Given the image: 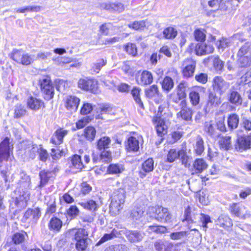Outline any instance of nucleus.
Listing matches in <instances>:
<instances>
[{"label": "nucleus", "instance_id": "60", "mask_svg": "<svg viewBox=\"0 0 251 251\" xmlns=\"http://www.w3.org/2000/svg\"><path fill=\"white\" fill-rule=\"evenodd\" d=\"M129 28H132L135 30L142 29L146 26L145 22L144 21H135L132 24L128 25Z\"/></svg>", "mask_w": 251, "mask_h": 251}, {"label": "nucleus", "instance_id": "23", "mask_svg": "<svg viewBox=\"0 0 251 251\" xmlns=\"http://www.w3.org/2000/svg\"><path fill=\"white\" fill-rule=\"evenodd\" d=\"M154 248L157 251H171L173 245L168 241L158 240L154 242Z\"/></svg>", "mask_w": 251, "mask_h": 251}, {"label": "nucleus", "instance_id": "55", "mask_svg": "<svg viewBox=\"0 0 251 251\" xmlns=\"http://www.w3.org/2000/svg\"><path fill=\"white\" fill-rule=\"evenodd\" d=\"M118 233L115 229H113L111 233L108 234H105L104 236L101 238L99 243H102L109 240L113 239L118 236Z\"/></svg>", "mask_w": 251, "mask_h": 251}, {"label": "nucleus", "instance_id": "28", "mask_svg": "<svg viewBox=\"0 0 251 251\" xmlns=\"http://www.w3.org/2000/svg\"><path fill=\"white\" fill-rule=\"evenodd\" d=\"M204 131L211 137H216L219 136L214 127V125L212 121L205 122Z\"/></svg>", "mask_w": 251, "mask_h": 251}, {"label": "nucleus", "instance_id": "3", "mask_svg": "<svg viewBox=\"0 0 251 251\" xmlns=\"http://www.w3.org/2000/svg\"><path fill=\"white\" fill-rule=\"evenodd\" d=\"M10 57L17 63L25 66L30 65L35 60L34 55L25 53L22 50H13Z\"/></svg>", "mask_w": 251, "mask_h": 251}, {"label": "nucleus", "instance_id": "21", "mask_svg": "<svg viewBox=\"0 0 251 251\" xmlns=\"http://www.w3.org/2000/svg\"><path fill=\"white\" fill-rule=\"evenodd\" d=\"M68 133V130L63 128L58 129L51 138V142L55 145H60L63 141V138Z\"/></svg>", "mask_w": 251, "mask_h": 251}, {"label": "nucleus", "instance_id": "33", "mask_svg": "<svg viewBox=\"0 0 251 251\" xmlns=\"http://www.w3.org/2000/svg\"><path fill=\"white\" fill-rule=\"evenodd\" d=\"M219 145L221 148L225 150H228L231 147V137L229 136H223L219 140Z\"/></svg>", "mask_w": 251, "mask_h": 251}, {"label": "nucleus", "instance_id": "59", "mask_svg": "<svg viewBox=\"0 0 251 251\" xmlns=\"http://www.w3.org/2000/svg\"><path fill=\"white\" fill-rule=\"evenodd\" d=\"M194 36L196 40L198 41L202 42L205 40V34L204 30L201 29L195 30L194 32Z\"/></svg>", "mask_w": 251, "mask_h": 251}, {"label": "nucleus", "instance_id": "10", "mask_svg": "<svg viewBox=\"0 0 251 251\" xmlns=\"http://www.w3.org/2000/svg\"><path fill=\"white\" fill-rule=\"evenodd\" d=\"M12 149L13 147L10 145L9 138H5L0 144V162L8 161Z\"/></svg>", "mask_w": 251, "mask_h": 251}, {"label": "nucleus", "instance_id": "36", "mask_svg": "<svg viewBox=\"0 0 251 251\" xmlns=\"http://www.w3.org/2000/svg\"><path fill=\"white\" fill-rule=\"evenodd\" d=\"M213 67L217 72L221 73L224 69V62L221 60L218 56L212 57Z\"/></svg>", "mask_w": 251, "mask_h": 251}, {"label": "nucleus", "instance_id": "40", "mask_svg": "<svg viewBox=\"0 0 251 251\" xmlns=\"http://www.w3.org/2000/svg\"><path fill=\"white\" fill-rule=\"evenodd\" d=\"M146 96L149 98H152L156 96L160 97L161 94L156 85H152L145 90Z\"/></svg>", "mask_w": 251, "mask_h": 251}, {"label": "nucleus", "instance_id": "29", "mask_svg": "<svg viewBox=\"0 0 251 251\" xmlns=\"http://www.w3.org/2000/svg\"><path fill=\"white\" fill-rule=\"evenodd\" d=\"M53 173L52 172L42 171L39 174L40 177V182L39 187L42 188L48 182L49 179L53 177Z\"/></svg>", "mask_w": 251, "mask_h": 251}, {"label": "nucleus", "instance_id": "13", "mask_svg": "<svg viewBox=\"0 0 251 251\" xmlns=\"http://www.w3.org/2000/svg\"><path fill=\"white\" fill-rule=\"evenodd\" d=\"M100 8L113 13H120L125 10V6L120 2H103L100 4Z\"/></svg>", "mask_w": 251, "mask_h": 251}, {"label": "nucleus", "instance_id": "7", "mask_svg": "<svg viewBox=\"0 0 251 251\" xmlns=\"http://www.w3.org/2000/svg\"><path fill=\"white\" fill-rule=\"evenodd\" d=\"M212 86L214 91L222 95L228 89L229 83L220 76L214 77L212 80Z\"/></svg>", "mask_w": 251, "mask_h": 251}, {"label": "nucleus", "instance_id": "19", "mask_svg": "<svg viewBox=\"0 0 251 251\" xmlns=\"http://www.w3.org/2000/svg\"><path fill=\"white\" fill-rule=\"evenodd\" d=\"M206 162L201 158L197 159L193 164V168L191 170L192 175H197L202 173L207 168Z\"/></svg>", "mask_w": 251, "mask_h": 251}, {"label": "nucleus", "instance_id": "58", "mask_svg": "<svg viewBox=\"0 0 251 251\" xmlns=\"http://www.w3.org/2000/svg\"><path fill=\"white\" fill-rule=\"evenodd\" d=\"M125 50L132 56H135L137 54V49L136 45L132 43H128L125 47Z\"/></svg>", "mask_w": 251, "mask_h": 251}, {"label": "nucleus", "instance_id": "44", "mask_svg": "<svg viewBox=\"0 0 251 251\" xmlns=\"http://www.w3.org/2000/svg\"><path fill=\"white\" fill-rule=\"evenodd\" d=\"M188 87V83L184 81H181L178 85L177 88V95L179 98H185L186 97V89Z\"/></svg>", "mask_w": 251, "mask_h": 251}, {"label": "nucleus", "instance_id": "35", "mask_svg": "<svg viewBox=\"0 0 251 251\" xmlns=\"http://www.w3.org/2000/svg\"><path fill=\"white\" fill-rule=\"evenodd\" d=\"M62 226V221L56 217L51 218L49 224L50 229L54 231H59Z\"/></svg>", "mask_w": 251, "mask_h": 251}, {"label": "nucleus", "instance_id": "53", "mask_svg": "<svg viewBox=\"0 0 251 251\" xmlns=\"http://www.w3.org/2000/svg\"><path fill=\"white\" fill-rule=\"evenodd\" d=\"M167 228L163 226H158L156 225L149 226L147 231L149 233L155 232L156 233H163L166 232Z\"/></svg>", "mask_w": 251, "mask_h": 251}, {"label": "nucleus", "instance_id": "12", "mask_svg": "<svg viewBox=\"0 0 251 251\" xmlns=\"http://www.w3.org/2000/svg\"><path fill=\"white\" fill-rule=\"evenodd\" d=\"M41 216V210L39 208L28 209L25 213L23 221L25 222L34 224Z\"/></svg>", "mask_w": 251, "mask_h": 251}, {"label": "nucleus", "instance_id": "56", "mask_svg": "<svg viewBox=\"0 0 251 251\" xmlns=\"http://www.w3.org/2000/svg\"><path fill=\"white\" fill-rule=\"evenodd\" d=\"M26 113V110L24 106L21 104H18L15 106V117L20 118L24 116Z\"/></svg>", "mask_w": 251, "mask_h": 251}, {"label": "nucleus", "instance_id": "1", "mask_svg": "<svg viewBox=\"0 0 251 251\" xmlns=\"http://www.w3.org/2000/svg\"><path fill=\"white\" fill-rule=\"evenodd\" d=\"M126 191L124 189L115 190L111 196L109 212L113 216L118 215L125 202Z\"/></svg>", "mask_w": 251, "mask_h": 251}, {"label": "nucleus", "instance_id": "61", "mask_svg": "<svg viewBox=\"0 0 251 251\" xmlns=\"http://www.w3.org/2000/svg\"><path fill=\"white\" fill-rule=\"evenodd\" d=\"M101 162H108L112 160L111 153L109 151L103 150L100 153Z\"/></svg>", "mask_w": 251, "mask_h": 251}, {"label": "nucleus", "instance_id": "11", "mask_svg": "<svg viewBox=\"0 0 251 251\" xmlns=\"http://www.w3.org/2000/svg\"><path fill=\"white\" fill-rule=\"evenodd\" d=\"M21 146L24 149L29 148L30 146H33L31 150L33 152L37 151L38 152L39 159L43 162H46L49 157V154L46 150L43 149L41 147L38 148L37 146H34L32 145V142L30 141H23L21 143Z\"/></svg>", "mask_w": 251, "mask_h": 251}, {"label": "nucleus", "instance_id": "42", "mask_svg": "<svg viewBox=\"0 0 251 251\" xmlns=\"http://www.w3.org/2000/svg\"><path fill=\"white\" fill-rule=\"evenodd\" d=\"M124 170V167L121 164H112L107 169V172L110 174L117 175L121 174Z\"/></svg>", "mask_w": 251, "mask_h": 251}, {"label": "nucleus", "instance_id": "39", "mask_svg": "<svg viewBox=\"0 0 251 251\" xmlns=\"http://www.w3.org/2000/svg\"><path fill=\"white\" fill-rule=\"evenodd\" d=\"M127 149L129 151H136L139 150V141L134 137H130L127 141Z\"/></svg>", "mask_w": 251, "mask_h": 251}, {"label": "nucleus", "instance_id": "37", "mask_svg": "<svg viewBox=\"0 0 251 251\" xmlns=\"http://www.w3.org/2000/svg\"><path fill=\"white\" fill-rule=\"evenodd\" d=\"M232 40L233 38H227L222 37L216 42V45L218 49H221L223 50L226 48L231 45Z\"/></svg>", "mask_w": 251, "mask_h": 251}, {"label": "nucleus", "instance_id": "41", "mask_svg": "<svg viewBox=\"0 0 251 251\" xmlns=\"http://www.w3.org/2000/svg\"><path fill=\"white\" fill-rule=\"evenodd\" d=\"M173 80L169 76H166L161 82V86L163 90L169 92L174 87Z\"/></svg>", "mask_w": 251, "mask_h": 251}, {"label": "nucleus", "instance_id": "16", "mask_svg": "<svg viewBox=\"0 0 251 251\" xmlns=\"http://www.w3.org/2000/svg\"><path fill=\"white\" fill-rule=\"evenodd\" d=\"M178 157L182 159V163L186 164L187 156L183 150L177 151L176 149H171L168 153L167 160L169 162H173Z\"/></svg>", "mask_w": 251, "mask_h": 251}, {"label": "nucleus", "instance_id": "27", "mask_svg": "<svg viewBox=\"0 0 251 251\" xmlns=\"http://www.w3.org/2000/svg\"><path fill=\"white\" fill-rule=\"evenodd\" d=\"M239 123V117L236 114L233 113L229 115L227 118V126L230 130L237 128Z\"/></svg>", "mask_w": 251, "mask_h": 251}, {"label": "nucleus", "instance_id": "24", "mask_svg": "<svg viewBox=\"0 0 251 251\" xmlns=\"http://www.w3.org/2000/svg\"><path fill=\"white\" fill-rule=\"evenodd\" d=\"M27 105L31 109L37 110L44 107V102L42 100L31 97L27 100Z\"/></svg>", "mask_w": 251, "mask_h": 251}, {"label": "nucleus", "instance_id": "64", "mask_svg": "<svg viewBox=\"0 0 251 251\" xmlns=\"http://www.w3.org/2000/svg\"><path fill=\"white\" fill-rule=\"evenodd\" d=\"M240 58L238 59V62L241 67H246L248 66L251 63V59L247 56H239Z\"/></svg>", "mask_w": 251, "mask_h": 251}, {"label": "nucleus", "instance_id": "38", "mask_svg": "<svg viewBox=\"0 0 251 251\" xmlns=\"http://www.w3.org/2000/svg\"><path fill=\"white\" fill-rule=\"evenodd\" d=\"M79 204L85 209L90 211H96L99 205L98 202L94 200H90L86 202H82Z\"/></svg>", "mask_w": 251, "mask_h": 251}, {"label": "nucleus", "instance_id": "51", "mask_svg": "<svg viewBox=\"0 0 251 251\" xmlns=\"http://www.w3.org/2000/svg\"><path fill=\"white\" fill-rule=\"evenodd\" d=\"M229 100L233 104H241L242 100L240 95L236 91H232L229 96Z\"/></svg>", "mask_w": 251, "mask_h": 251}, {"label": "nucleus", "instance_id": "20", "mask_svg": "<svg viewBox=\"0 0 251 251\" xmlns=\"http://www.w3.org/2000/svg\"><path fill=\"white\" fill-rule=\"evenodd\" d=\"M69 160V167L72 169H75L80 172L85 167L84 164L82 162L81 156L79 155H73L70 158Z\"/></svg>", "mask_w": 251, "mask_h": 251}, {"label": "nucleus", "instance_id": "31", "mask_svg": "<svg viewBox=\"0 0 251 251\" xmlns=\"http://www.w3.org/2000/svg\"><path fill=\"white\" fill-rule=\"evenodd\" d=\"M111 139L107 136H103L99 139L97 142V149L99 150H105L109 147Z\"/></svg>", "mask_w": 251, "mask_h": 251}, {"label": "nucleus", "instance_id": "6", "mask_svg": "<svg viewBox=\"0 0 251 251\" xmlns=\"http://www.w3.org/2000/svg\"><path fill=\"white\" fill-rule=\"evenodd\" d=\"M179 106L181 107L180 111L176 114V119L178 121H184L189 122L191 121L193 115L192 109L187 106L186 100H182L180 101Z\"/></svg>", "mask_w": 251, "mask_h": 251}, {"label": "nucleus", "instance_id": "8", "mask_svg": "<svg viewBox=\"0 0 251 251\" xmlns=\"http://www.w3.org/2000/svg\"><path fill=\"white\" fill-rule=\"evenodd\" d=\"M40 85L44 98L47 100L52 99L54 95V89L50 78L47 77L39 80Z\"/></svg>", "mask_w": 251, "mask_h": 251}, {"label": "nucleus", "instance_id": "57", "mask_svg": "<svg viewBox=\"0 0 251 251\" xmlns=\"http://www.w3.org/2000/svg\"><path fill=\"white\" fill-rule=\"evenodd\" d=\"M189 98L192 105H197L200 101V95L198 92L192 91L189 94Z\"/></svg>", "mask_w": 251, "mask_h": 251}, {"label": "nucleus", "instance_id": "32", "mask_svg": "<svg viewBox=\"0 0 251 251\" xmlns=\"http://www.w3.org/2000/svg\"><path fill=\"white\" fill-rule=\"evenodd\" d=\"M221 102L220 98L217 96L215 94L212 92L209 93L207 103L208 107L209 108L217 107Z\"/></svg>", "mask_w": 251, "mask_h": 251}, {"label": "nucleus", "instance_id": "52", "mask_svg": "<svg viewBox=\"0 0 251 251\" xmlns=\"http://www.w3.org/2000/svg\"><path fill=\"white\" fill-rule=\"evenodd\" d=\"M41 7L39 6H27L25 7L20 8L17 9V13H25L27 12H38L40 10Z\"/></svg>", "mask_w": 251, "mask_h": 251}, {"label": "nucleus", "instance_id": "50", "mask_svg": "<svg viewBox=\"0 0 251 251\" xmlns=\"http://www.w3.org/2000/svg\"><path fill=\"white\" fill-rule=\"evenodd\" d=\"M51 55L52 52L51 51L40 50L37 53L34 59L41 61H45L48 60Z\"/></svg>", "mask_w": 251, "mask_h": 251}, {"label": "nucleus", "instance_id": "9", "mask_svg": "<svg viewBox=\"0 0 251 251\" xmlns=\"http://www.w3.org/2000/svg\"><path fill=\"white\" fill-rule=\"evenodd\" d=\"M79 88L91 91L93 93L98 92V81L93 79H80L78 82Z\"/></svg>", "mask_w": 251, "mask_h": 251}, {"label": "nucleus", "instance_id": "63", "mask_svg": "<svg viewBox=\"0 0 251 251\" xmlns=\"http://www.w3.org/2000/svg\"><path fill=\"white\" fill-rule=\"evenodd\" d=\"M87 239L76 241L75 248L78 251H84L87 247Z\"/></svg>", "mask_w": 251, "mask_h": 251}, {"label": "nucleus", "instance_id": "62", "mask_svg": "<svg viewBox=\"0 0 251 251\" xmlns=\"http://www.w3.org/2000/svg\"><path fill=\"white\" fill-rule=\"evenodd\" d=\"M79 212L78 208L75 205H71L67 210V214L72 218L76 217L78 215Z\"/></svg>", "mask_w": 251, "mask_h": 251}, {"label": "nucleus", "instance_id": "22", "mask_svg": "<svg viewBox=\"0 0 251 251\" xmlns=\"http://www.w3.org/2000/svg\"><path fill=\"white\" fill-rule=\"evenodd\" d=\"M153 163L152 158H149L143 163L142 169L139 172L141 177H144L146 176L147 173L151 172L153 170Z\"/></svg>", "mask_w": 251, "mask_h": 251}, {"label": "nucleus", "instance_id": "48", "mask_svg": "<svg viewBox=\"0 0 251 251\" xmlns=\"http://www.w3.org/2000/svg\"><path fill=\"white\" fill-rule=\"evenodd\" d=\"M177 34V31L173 27H167L163 31L164 37L166 39H174Z\"/></svg>", "mask_w": 251, "mask_h": 251}, {"label": "nucleus", "instance_id": "26", "mask_svg": "<svg viewBox=\"0 0 251 251\" xmlns=\"http://www.w3.org/2000/svg\"><path fill=\"white\" fill-rule=\"evenodd\" d=\"M144 212L143 206L135 205L130 210L129 217L133 220H139L142 217Z\"/></svg>", "mask_w": 251, "mask_h": 251}, {"label": "nucleus", "instance_id": "47", "mask_svg": "<svg viewBox=\"0 0 251 251\" xmlns=\"http://www.w3.org/2000/svg\"><path fill=\"white\" fill-rule=\"evenodd\" d=\"M141 89L139 87H134L131 90V94L136 101L139 104V106L143 108L144 105L140 97Z\"/></svg>", "mask_w": 251, "mask_h": 251}, {"label": "nucleus", "instance_id": "45", "mask_svg": "<svg viewBox=\"0 0 251 251\" xmlns=\"http://www.w3.org/2000/svg\"><path fill=\"white\" fill-rule=\"evenodd\" d=\"M112 110V107L107 104L102 105L98 109V112L99 113V114L97 115L96 118L97 119H103L104 117L103 115L110 114Z\"/></svg>", "mask_w": 251, "mask_h": 251}, {"label": "nucleus", "instance_id": "30", "mask_svg": "<svg viewBox=\"0 0 251 251\" xmlns=\"http://www.w3.org/2000/svg\"><path fill=\"white\" fill-rule=\"evenodd\" d=\"M217 224L221 227H229L232 226L231 219L227 215H221L217 219Z\"/></svg>", "mask_w": 251, "mask_h": 251}, {"label": "nucleus", "instance_id": "25", "mask_svg": "<svg viewBox=\"0 0 251 251\" xmlns=\"http://www.w3.org/2000/svg\"><path fill=\"white\" fill-rule=\"evenodd\" d=\"M194 151L197 155H201L204 150V142L200 136H198L193 144Z\"/></svg>", "mask_w": 251, "mask_h": 251}, {"label": "nucleus", "instance_id": "46", "mask_svg": "<svg viewBox=\"0 0 251 251\" xmlns=\"http://www.w3.org/2000/svg\"><path fill=\"white\" fill-rule=\"evenodd\" d=\"M96 130L93 126H88L85 128L83 135L89 141H93L96 136Z\"/></svg>", "mask_w": 251, "mask_h": 251}, {"label": "nucleus", "instance_id": "17", "mask_svg": "<svg viewBox=\"0 0 251 251\" xmlns=\"http://www.w3.org/2000/svg\"><path fill=\"white\" fill-rule=\"evenodd\" d=\"M152 74L148 71H144L139 74L136 77V81L138 84L146 86L151 84L153 82Z\"/></svg>", "mask_w": 251, "mask_h": 251}, {"label": "nucleus", "instance_id": "14", "mask_svg": "<svg viewBox=\"0 0 251 251\" xmlns=\"http://www.w3.org/2000/svg\"><path fill=\"white\" fill-rule=\"evenodd\" d=\"M80 101V99L75 96H67L64 99L65 106L72 113L75 112L78 108Z\"/></svg>", "mask_w": 251, "mask_h": 251}, {"label": "nucleus", "instance_id": "5", "mask_svg": "<svg viewBox=\"0 0 251 251\" xmlns=\"http://www.w3.org/2000/svg\"><path fill=\"white\" fill-rule=\"evenodd\" d=\"M149 212L152 213L153 216L158 221L167 222L171 219L168 209L161 206L150 207Z\"/></svg>", "mask_w": 251, "mask_h": 251}, {"label": "nucleus", "instance_id": "54", "mask_svg": "<svg viewBox=\"0 0 251 251\" xmlns=\"http://www.w3.org/2000/svg\"><path fill=\"white\" fill-rule=\"evenodd\" d=\"M25 232L16 233L12 236V241L15 244H20L23 243L26 236Z\"/></svg>", "mask_w": 251, "mask_h": 251}, {"label": "nucleus", "instance_id": "34", "mask_svg": "<svg viewBox=\"0 0 251 251\" xmlns=\"http://www.w3.org/2000/svg\"><path fill=\"white\" fill-rule=\"evenodd\" d=\"M74 233V239L76 241L87 239L88 233L84 228H79L76 230H73Z\"/></svg>", "mask_w": 251, "mask_h": 251}, {"label": "nucleus", "instance_id": "18", "mask_svg": "<svg viewBox=\"0 0 251 251\" xmlns=\"http://www.w3.org/2000/svg\"><path fill=\"white\" fill-rule=\"evenodd\" d=\"M124 234L130 243H136L141 241L144 235L143 233L137 230H125Z\"/></svg>", "mask_w": 251, "mask_h": 251}, {"label": "nucleus", "instance_id": "15", "mask_svg": "<svg viewBox=\"0 0 251 251\" xmlns=\"http://www.w3.org/2000/svg\"><path fill=\"white\" fill-rule=\"evenodd\" d=\"M246 208L239 203H233L229 205V210L231 214L234 216L242 219H245L248 214L244 212Z\"/></svg>", "mask_w": 251, "mask_h": 251}, {"label": "nucleus", "instance_id": "2", "mask_svg": "<svg viewBox=\"0 0 251 251\" xmlns=\"http://www.w3.org/2000/svg\"><path fill=\"white\" fill-rule=\"evenodd\" d=\"M15 193L17 195L13 201L12 205L14 204L17 210H21L25 207L27 202L29 199L30 193L27 190H23L21 188L17 189Z\"/></svg>", "mask_w": 251, "mask_h": 251}, {"label": "nucleus", "instance_id": "43", "mask_svg": "<svg viewBox=\"0 0 251 251\" xmlns=\"http://www.w3.org/2000/svg\"><path fill=\"white\" fill-rule=\"evenodd\" d=\"M107 61L103 58L99 59L92 64L91 71L99 73L101 68L106 64Z\"/></svg>", "mask_w": 251, "mask_h": 251}, {"label": "nucleus", "instance_id": "4", "mask_svg": "<svg viewBox=\"0 0 251 251\" xmlns=\"http://www.w3.org/2000/svg\"><path fill=\"white\" fill-rule=\"evenodd\" d=\"M196 67V61L191 58H187L181 62L182 74L185 78L192 77Z\"/></svg>", "mask_w": 251, "mask_h": 251}, {"label": "nucleus", "instance_id": "49", "mask_svg": "<svg viewBox=\"0 0 251 251\" xmlns=\"http://www.w3.org/2000/svg\"><path fill=\"white\" fill-rule=\"evenodd\" d=\"M239 145L243 150L251 148V135L241 138L239 141Z\"/></svg>", "mask_w": 251, "mask_h": 251}]
</instances>
